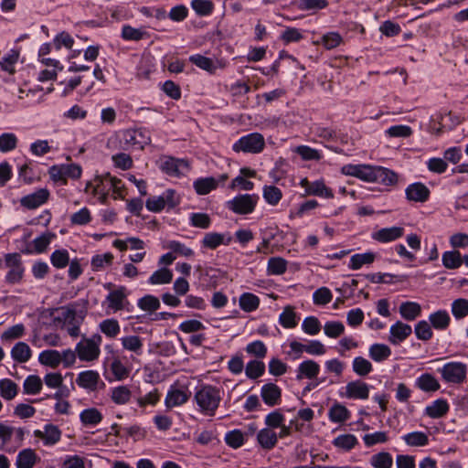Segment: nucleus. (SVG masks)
Listing matches in <instances>:
<instances>
[{
    "label": "nucleus",
    "mask_w": 468,
    "mask_h": 468,
    "mask_svg": "<svg viewBox=\"0 0 468 468\" xmlns=\"http://www.w3.org/2000/svg\"><path fill=\"white\" fill-rule=\"evenodd\" d=\"M223 390L210 384L198 387L194 395V401L198 411L207 417H213L223 398Z\"/></svg>",
    "instance_id": "obj_1"
},
{
    "label": "nucleus",
    "mask_w": 468,
    "mask_h": 468,
    "mask_svg": "<svg viewBox=\"0 0 468 468\" xmlns=\"http://www.w3.org/2000/svg\"><path fill=\"white\" fill-rule=\"evenodd\" d=\"M25 437L23 428H16L0 421V450L15 452L22 445Z\"/></svg>",
    "instance_id": "obj_2"
},
{
    "label": "nucleus",
    "mask_w": 468,
    "mask_h": 468,
    "mask_svg": "<svg viewBox=\"0 0 468 468\" xmlns=\"http://www.w3.org/2000/svg\"><path fill=\"white\" fill-rule=\"evenodd\" d=\"M102 338L99 334L91 335L90 338H83L76 345L77 355L81 361H94L98 359L101 349L100 346Z\"/></svg>",
    "instance_id": "obj_3"
},
{
    "label": "nucleus",
    "mask_w": 468,
    "mask_h": 468,
    "mask_svg": "<svg viewBox=\"0 0 468 468\" xmlns=\"http://www.w3.org/2000/svg\"><path fill=\"white\" fill-rule=\"evenodd\" d=\"M437 371L446 383L459 385L466 380L467 366L463 362L452 361L444 364Z\"/></svg>",
    "instance_id": "obj_4"
},
{
    "label": "nucleus",
    "mask_w": 468,
    "mask_h": 468,
    "mask_svg": "<svg viewBox=\"0 0 468 468\" xmlns=\"http://www.w3.org/2000/svg\"><path fill=\"white\" fill-rule=\"evenodd\" d=\"M5 267L8 271L5 277V281L8 284H18L22 282L25 267L23 265L21 255L17 252L6 253L4 256Z\"/></svg>",
    "instance_id": "obj_5"
},
{
    "label": "nucleus",
    "mask_w": 468,
    "mask_h": 468,
    "mask_svg": "<svg viewBox=\"0 0 468 468\" xmlns=\"http://www.w3.org/2000/svg\"><path fill=\"white\" fill-rule=\"evenodd\" d=\"M151 143L149 133L144 129H128L122 132V144L125 150H143Z\"/></svg>",
    "instance_id": "obj_6"
},
{
    "label": "nucleus",
    "mask_w": 468,
    "mask_h": 468,
    "mask_svg": "<svg viewBox=\"0 0 468 468\" xmlns=\"http://www.w3.org/2000/svg\"><path fill=\"white\" fill-rule=\"evenodd\" d=\"M265 147V140L262 134L252 133L240 137L232 146L233 151L239 153L259 154Z\"/></svg>",
    "instance_id": "obj_7"
},
{
    "label": "nucleus",
    "mask_w": 468,
    "mask_h": 468,
    "mask_svg": "<svg viewBox=\"0 0 468 468\" xmlns=\"http://www.w3.org/2000/svg\"><path fill=\"white\" fill-rule=\"evenodd\" d=\"M258 201L259 197L255 194H242L229 200L226 207L235 214L247 215L254 211Z\"/></svg>",
    "instance_id": "obj_8"
},
{
    "label": "nucleus",
    "mask_w": 468,
    "mask_h": 468,
    "mask_svg": "<svg viewBox=\"0 0 468 468\" xmlns=\"http://www.w3.org/2000/svg\"><path fill=\"white\" fill-rule=\"evenodd\" d=\"M159 168L170 176H180L189 170V164L185 159L164 155L157 161Z\"/></svg>",
    "instance_id": "obj_9"
},
{
    "label": "nucleus",
    "mask_w": 468,
    "mask_h": 468,
    "mask_svg": "<svg viewBox=\"0 0 468 468\" xmlns=\"http://www.w3.org/2000/svg\"><path fill=\"white\" fill-rule=\"evenodd\" d=\"M112 190V176L105 173L95 176V185L91 191L93 197H98L101 204L106 203L110 191Z\"/></svg>",
    "instance_id": "obj_10"
},
{
    "label": "nucleus",
    "mask_w": 468,
    "mask_h": 468,
    "mask_svg": "<svg viewBox=\"0 0 468 468\" xmlns=\"http://www.w3.org/2000/svg\"><path fill=\"white\" fill-rule=\"evenodd\" d=\"M105 303H107V309L112 313L124 309L125 304L128 303L126 288L120 286L110 292L106 296Z\"/></svg>",
    "instance_id": "obj_11"
},
{
    "label": "nucleus",
    "mask_w": 468,
    "mask_h": 468,
    "mask_svg": "<svg viewBox=\"0 0 468 468\" xmlns=\"http://www.w3.org/2000/svg\"><path fill=\"white\" fill-rule=\"evenodd\" d=\"M49 197L47 188H40L36 192L27 195L20 199V205L27 209H35L45 204Z\"/></svg>",
    "instance_id": "obj_12"
},
{
    "label": "nucleus",
    "mask_w": 468,
    "mask_h": 468,
    "mask_svg": "<svg viewBox=\"0 0 468 468\" xmlns=\"http://www.w3.org/2000/svg\"><path fill=\"white\" fill-rule=\"evenodd\" d=\"M345 396L351 399H367L369 397V386L361 381H350L346 386Z\"/></svg>",
    "instance_id": "obj_13"
},
{
    "label": "nucleus",
    "mask_w": 468,
    "mask_h": 468,
    "mask_svg": "<svg viewBox=\"0 0 468 468\" xmlns=\"http://www.w3.org/2000/svg\"><path fill=\"white\" fill-rule=\"evenodd\" d=\"M404 234V229L402 227H389L383 228L372 233L371 237L374 240L380 243H388L399 239Z\"/></svg>",
    "instance_id": "obj_14"
},
{
    "label": "nucleus",
    "mask_w": 468,
    "mask_h": 468,
    "mask_svg": "<svg viewBox=\"0 0 468 468\" xmlns=\"http://www.w3.org/2000/svg\"><path fill=\"white\" fill-rule=\"evenodd\" d=\"M261 396L266 405L273 407L281 402L282 389L274 383H267L261 387Z\"/></svg>",
    "instance_id": "obj_15"
},
{
    "label": "nucleus",
    "mask_w": 468,
    "mask_h": 468,
    "mask_svg": "<svg viewBox=\"0 0 468 468\" xmlns=\"http://www.w3.org/2000/svg\"><path fill=\"white\" fill-rule=\"evenodd\" d=\"M411 333L412 329L410 325L398 321L390 326L388 341L392 345H399L407 339Z\"/></svg>",
    "instance_id": "obj_16"
},
{
    "label": "nucleus",
    "mask_w": 468,
    "mask_h": 468,
    "mask_svg": "<svg viewBox=\"0 0 468 468\" xmlns=\"http://www.w3.org/2000/svg\"><path fill=\"white\" fill-rule=\"evenodd\" d=\"M60 311V320H62L67 326L81 324L86 314L83 310H77L74 305L61 307Z\"/></svg>",
    "instance_id": "obj_17"
},
{
    "label": "nucleus",
    "mask_w": 468,
    "mask_h": 468,
    "mask_svg": "<svg viewBox=\"0 0 468 468\" xmlns=\"http://www.w3.org/2000/svg\"><path fill=\"white\" fill-rule=\"evenodd\" d=\"M34 436L43 440L45 445H54L60 440L61 432L57 426L48 424L44 427V431L36 430Z\"/></svg>",
    "instance_id": "obj_18"
},
{
    "label": "nucleus",
    "mask_w": 468,
    "mask_h": 468,
    "mask_svg": "<svg viewBox=\"0 0 468 468\" xmlns=\"http://www.w3.org/2000/svg\"><path fill=\"white\" fill-rule=\"evenodd\" d=\"M109 396L114 404L122 406L131 401L133 393L130 387L126 385H119L110 388Z\"/></svg>",
    "instance_id": "obj_19"
},
{
    "label": "nucleus",
    "mask_w": 468,
    "mask_h": 468,
    "mask_svg": "<svg viewBox=\"0 0 468 468\" xmlns=\"http://www.w3.org/2000/svg\"><path fill=\"white\" fill-rule=\"evenodd\" d=\"M406 197L414 202H425L430 197L429 188L422 183H414L406 188Z\"/></svg>",
    "instance_id": "obj_20"
},
{
    "label": "nucleus",
    "mask_w": 468,
    "mask_h": 468,
    "mask_svg": "<svg viewBox=\"0 0 468 468\" xmlns=\"http://www.w3.org/2000/svg\"><path fill=\"white\" fill-rule=\"evenodd\" d=\"M189 399V393L179 388H170L165 399V405L168 410L182 406Z\"/></svg>",
    "instance_id": "obj_21"
},
{
    "label": "nucleus",
    "mask_w": 468,
    "mask_h": 468,
    "mask_svg": "<svg viewBox=\"0 0 468 468\" xmlns=\"http://www.w3.org/2000/svg\"><path fill=\"white\" fill-rule=\"evenodd\" d=\"M101 381L100 375L94 370H86L80 372L76 379L77 384L89 390H96Z\"/></svg>",
    "instance_id": "obj_22"
},
{
    "label": "nucleus",
    "mask_w": 468,
    "mask_h": 468,
    "mask_svg": "<svg viewBox=\"0 0 468 468\" xmlns=\"http://www.w3.org/2000/svg\"><path fill=\"white\" fill-rule=\"evenodd\" d=\"M397 181L398 176L394 171L383 166H375L373 182L385 186H392L395 185Z\"/></svg>",
    "instance_id": "obj_23"
},
{
    "label": "nucleus",
    "mask_w": 468,
    "mask_h": 468,
    "mask_svg": "<svg viewBox=\"0 0 468 468\" xmlns=\"http://www.w3.org/2000/svg\"><path fill=\"white\" fill-rule=\"evenodd\" d=\"M320 372V366L314 360H305L298 366L296 379L301 380L303 378H316Z\"/></svg>",
    "instance_id": "obj_24"
},
{
    "label": "nucleus",
    "mask_w": 468,
    "mask_h": 468,
    "mask_svg": "<svg viewBox=\"0 0 468 468\" xmlns=\"http://www.w3.org/2000/svg\"><path fill=\"white\" fill-rule=\"evenodd\" d=\"M55 238V234L51 232H45L42 235L37 237L32 244L27 249V253H42L44 252L51 240Z\"/></svg>",
    "instance_id": "obj_25"
},
{
    "label": "nucleus",
    "mask_w": 468,
    "mask_h": 468,
    "mask_svg": "<svg viewBox=\"0 0 468 468\" xmlns=\"http://www.w3.org/2000/svg\"><path fill=\"white\" fill-rule=\"evenodd\" d=\"M257 441L263 449L271 450L276 445L278 435L273 430L266 427L258 432Z\"/></svg>",
    "instance_id": "obj_26"
},
{
    "label": "nucleus",
    "mask_w": 468,
    "mask_h": 468,
    "mask_svg": "<svg viewBox=\"0 0 468 468\" xmlns=\"http://www.w3.org/2000/svg\"><path fill=\"white\" fill-rule=\"evenodd\" d=\"M231 240V238L229 237L227 240H225V235L218 232H208L206 233L201 240L202 247L215 250L221 244L228 245Z\"/></svg>",
    "instance_id": "obj_27"
},
{
    "label": "nucleus",
    "mask_w": 468,
    "mask_h": 468,
    "mask_svg": "<svg viewBox=\"0 0 468 468\" xmlns=\"http://www.w3.org/2000/svg\"><path fill=\"white\" fill-rule=\"evenodd\" d=\"M449 411V404L446 399H439L434 400L425 409V414L432 419L443 417Z\"/></svg>",
    "instance_id": "obj_28"
},
{
    "label": "nucleus",
    "mask_w": 468,
    "mask_h": 468,
    "mask_svg": "<svg viewBox=\"0 0 468 468\" xmlns=\"http://www.w3.org/2000/svg\"><path fill=\"white\" fill-rule=\"evenodd\" d=\"M429 322L434 329L442 331L449 327L451 317L447 311L438 310L430 314Z\"/></svg>",
    "instance_id": "obj_29"
},
{
    "label": "nucleus",
    "mask_w": 468,
    "mask_h": 468,
    "mask_svg": "<svg viewBox=\"0 0 468 468\" xmlns=\"http://www.w3.org/2000/svg\"><path fill=\"white\" fill-rule=\"evenodd\" d=\"M32 356L29 346L25 342L16 343L11 349V356L17 363L27 362Z\"/></svg>",
    "instance_id": "obj_30"
},
{
    "label": "nucleus",
    "mask_w": 468,
    "mask_h": 468,
    "mask_svg": "<svg viewBox=\"0 0 468 468\" xmlns=\"http://www.w3.org/2000/svg\"><path fill=\"white\" fill-rule=\"evenodd\" d=\"M399 314L407 321H413L421 314V306L416 302H404L399 305Z\"/></svg>",
    "instance_id": "obj_31"
},
{
    "label": "nucleus",
    "mask_w": 468,
    "mask_h": 468,
    "mask_svg": "<svg viewBox=\"0 0 468 468\" xmlns=\"http://www.w3.org/2000/svg\"><path fill=\"white\" fill-rule=\"evenodd\" d=\"M416 386L425 392H434L440 389L439 381L431 374L425 373L419 377L416 380Z\"/></svg>",
    "instance_id": "obj_32"
},
{
    "label": "nucleus",
    "mask_w": 468,
    "mask_h": 468,
    "mask_svg": "<svg viewBox=\"0 0 468 468\" xmlns=\"http://www.w3.org/2000/svg\"><path fill=\"white\" fill-rule=\"evenodd\" d=\"M102 418L101 412L96 408L86 409L80 414V420L84 426H96Z\"/></svg>",
    "instance_id": "obj_33"
},
{
    "label": "nucleus",
    "mask_w": 468,
    "mask_h": 468,
    "mask_svg": "<svg viewBox=\"0 0 468 468\" xmlns=\"http://www.w3.org/2000/svg\"><path fill=\"white\" fill-rule=\"evenodd\" d=\"M38 361L41 365L56 368L61 364L60 352L55 349L44 350L39 354Z\"/></svg>",
    "instance_id": "obj_34"
},
{
    "label": "nucleus",
    "mask_w": 468,
    "mask_h": 468,
    "mask_svg": "<svg viewBox=\"0 0 468 468\" xmlns=\"http://www.w3.org/2000/svg\"><path fill=\"white\" fill-rule=\"evenodd\" d=\"M123 349L140 356L143 353V340L138 335H126L121 338Z\"/></svg>",
    "instance_id": "obj_35"
},
{
    "label": "nucleus",
    "mask_w": 468,
    "mask_h": 468,
    "mask_svg": "<svg viewBox=\"0 0 468 468\" xmlns=\"http://www.w3.org/2000/svg\"><path fill=\"white\" fill-rule=\"evenodd\" d=\"M441 262L446 269H458L463 264V257L460 251L456 250H448L442 253Z\"/></svg>",
    "instance_id": "obj_36"
},
{
    "label": "nucleus",
    "mask_w": 468,
    "mask_h": 468,
    "mask_svg": "<svg viewBox=\"0 0 468 468\" xmlns=\"http://www.w3.org/2000/svg\"><path fill=\"white\" fill-rule=\"evenodd\" d=\"M173 280V271L168 268H160L154 271L148 279V283L151 285L168 284Z\"/></svg>",
    "instance_id": "obj_37"
},
{
    "label": "nucleus",
    "mask_w": 468,
    "mask_h": 468,
    "mask_svg": "<svg viewBox=\"0 0 468 468\" xmlns=\"http://www.w3.org/2000/svg\"><path fill=\"white\" fill-rule=\"evenodd\" d=\"M328 417L332 422L340 423L350 418V411L340 403H335L329 410Z\"/></svg>",
    "instance_id": "obj_38"
},
{
    "label": "nucleus",
    "mask_w": 468,
    "mask_h": 468,
    "mask_svg": "<svg viewBox=\"0 0 468 468\" xmlns=\"http://www.w3.org/2000/svg\"><path fill=\"white\" fill-rule=\"evenodd\" d=\"M306 195H313L325 198L334 197L332 189L327 187L322 180L312 182L310 186L306 189Z\"/></svg>",
    "instance_id": "obj_39"
},
{
    "label": "nucleus",
    "mask_w": 468,
    "mask_h": 468,
    "mask_svg": "<svg viewBox=\"0 0 468 468\" xmlns=\"http://www.w3.org/2000/svg\"><path fill=\"white\" fill-rule=\"evenodd\" d=\"M239 305L244 312H253L260 305V298L251 292H244L239 296Z\"/></svg>",
    "instance_id": "obj_40"
},
{
    "label": "nucleus",
    "mask_w": 468,
    "mask_h": 468,
    "mask_svg": "<svg viewBox=\"0 0 468 468\" xmlns=\"http://www.w3.org/2000/svg\"><path fill=\"white\" fill-rule=\"evenodd\" d=\"M18 393V386L12 379H0V396L5 400H12Z\"/></svg>",
    "instance_id": "obj_41"
},
{
    "label": "nucleus",
    "mask_w": 468,
    "mask_h": 468,
    "mask_svg": "<svg viewBox=\"0 0 468 468\" xmlns=\"http://www.w3.org/2000/svg\"><path fill=\"white\" fill-rule=\"evenodd\" d=\"M43 381L38 376L29 375L24 380L23 391L27 395H36L41 391Z\"/></svg>",
    "instance_id": "obj_42"
},
{
    "label": "nucleus",
    "mask_w": 468,
    "mask_h": 468,
    "mask_svg": "<svg viewBox=\"0 0 468 468\" xmlns=\"http://www.w3.org/2000/svg\"><path fill=\"white\" fill-rule=\"evenodd\" d=\"M99 328L102 334L109 338H115L121 332L119 322L114 318H108L101 321Z\"/></svg>",
    "instance_id": "obj_43"
},
{
    "label": "nucleus",
    "mask_w": 468,
    "mask_h": 468,
    "mask_svg": "<svg viewBox=\"0 0 468 468\" xmlns=\"http://www.w3.org/2000/svg\"><path fill=\"white\" fill-rule=\"evenodd\" d=\"M37 461V455L31 449H25L21 451L17 457L16 465V468H33Z\"/></svg>",
    "instance_id": "obj_44"
},
{
    "label": "nucleus",
    "mask_w": 468,
    "mask_h": 468,
    "mask_svg": "<svg viewBox=\"0 0 468 468\" xmlns=\"http://www.w3.org/2000/svg\"><path fill=\"white\" fill-rule=\"evenodd\" d=\"M218 180L214 177H205L197 179L193 186L198 195H207L218 186Z\"/></svg>",
    "instance_id": "obj_45"
},
{
    "label": "nucleus",
    "mask_w": 468,
    "mask_h": 468,
    "mask_svg": "<svg viewBox=\"0 0 468 468\" xmlns=\"http://www.w3.org/2000/svg\"><path fill=\"white\" fill-rule=\"evenodd\" d=\"M405 443L412 447L426 446L429 443V437L422 431H413L402 437Z\"/></svg>",
    "instance_id": "obj_46"
},
{
    "label": "nucleus",
    "mask_w": 468,
    "mask_h": 468,
    "mask_svg": "<svg viewBox=\"0 0 468 468\" xmlns=\"http://www.w3.org/2000/svg\"><path fill=\"white\" fill-rule=\"evenodd\" d=\"M376 255L373 252H365L354 254L350 258L349 268L359 270L363 265L371 264L375 261Z\"/></svg>",
    "instance_id": "obj_47"
},
{
    "label": "nucleus",
    "mask_w": 468,
    "mask_h": 468,
    "mask_svg": "<svg viewBox=\"0 0 468 468\" xmlns=\"http://www.w3.org/2000/svg\"><path fill=\"white\" fill-rule=\"evenodd\" d=\"M287 270V261L281 257L270 258L267 264V272L270 275H282Z\"/></svg>",
    "instance_id": "obj_48"
},
{
    "label": "nucleus",
    "mask_w": 468,
    "mask_h": 468,
    "mask_svg": "<svg viewBox=\"0 0 468 468\" xmlns=\"http://www.w3.org/2000/svg\"><path fill=\"white\" fill-rule=\"evenodd\" d=\"M369 463L374 468H391L393 459L389 452H381L372 455Z\"/></svg>",
    "instance_id": "obj_49"
},
{
    "label": "nucleus",
    "mask_w": 468,
    "mask_h": 468,
    "mask_svg": "<svg viewBox=\"0 0 468 468\" xmlns=\"http://www.w3.org/2000/svg\"><path fill=\"white\" fill-rule=\"evenodd\" d=\"M451 312L456 320H462L468 315V300L455 299L451 304Z\"/></svg>",
    "instance_id": "obj_50"
},
{
    "label": "nucleus",
    "mask_w": 468,
    "mask_h": 468,
    "mask_svg": "<svg viewBox=\"0 0 468 468\" xmlns=\"http://www.w3.org/2000/svg\"><path fill=\"white\" fill-rule=\"evenodd\" d=\"M391 355L390 348L384 344H374L369 347L370 357L377 362L386 360Z\"/></svg>",
    "instance_id": "obj_51"
},
{
    "label": "nucleus",
    "mask_w": 468,
    "mask_h": 468,
    "mask_svg": "<svg viewBox=\"0 0 468 468\" xmlns=\"http://www.w3.org/2000/svg\"><path fill=\"white\" fill-rule=\"evenodd\" d=\"M279 323L284 328H293L297 325L296 314L292 306L287 305L284 307L282 313L279 316Z\"/></svg>",
    "instance_id": "obj_52"
},
{
    "label": "nucleus",
    "mask_w": 468,
    "mask_h": 468,
    "mask_svg": "<svg viewBox=\"0 0 468 468\" xmlns=\"http://www.w3.org/2000/svg\"><path fill=\"white\" fill-rule=\"evenodd\" d=\"M353 371L360 377L368 375L372 370L373 367L370 361L363 356H356L354 358L352 363Z\"/></svg>",
    "instance_id": "obj_53"
},
{
    "label": "nucleus",
    "mask_w": 468,
    "mask_h": 468,
    "mask_svg": "<svg viewBox=\"0 0 468 468\" xmlns=\"http://www.w3.org/2000/svg\"><path fill=\"white\" fill-rule=\"evenodd\" d=\"M137 305L143 311L153 313L160 308L161 303L156 296L147 294L138 300Z\"/></svg>",
    "instance_id": "obj_54"
},
{
    "label": "nucleus",
    "mask_w": 468,
    "mask_h": 468,
    "mask_svg": "<svg viewBox=\"0 0 468 468\" xmlns=\"http://www.w3.org/2000/svg\"><path fill=\"white\" fill-rule=\"evenodd\" d=\"M265 372V364L261 360H251L245 367L246 376L250 379H256Z\"/></svg>",
    "instance_id": "obj_55"
},
{
    "label": "nucleus",
    "mask_w": 468,
    "mask_h": 468,
    "mask_svg": "<svg viewBox=\"0 0 468 468\" xmlns=\"http://www.w3.org/2000/svg\"><path fill=\"white\" fill-rule=\"evenodd\" d=\"M358 443L357 439L353 434H342L335 438L333 444L339 449L350 451Z\"/></svg>",
    "instance_id": "obj_56"
},
{
    "label": "nucleus",
    "mask_w": 468,
    "mask_h": 468,
    "mask_svg": "<svg viewBox=\"0 0 468 468\" xmlns=\"http://www.w3.org/2000/svg\"><path fill=\"white\" fill-rule=\"evenodd\" d=\"M191 7L199 16H209L214 9V5L211 0H192Z\"/></svg>",
    "instance_id": "obj_57"
},
{
    "label": "nucleus",
    "mask_w": 468,
    "mask_h": 468,
    "mask_svg": "<svg viewBox=\"0 0 468 468\" xmlns=\"http://www.w3.org/2000/svg\"><path fill=\"white\" fill-rule=\"evenodd\" d=\"M18 139L13 133H4L0 135V151L7 153L13 151L17 146Z\"/></svg>",
    "instance_id": "obj_58"
},
{
    "label": "nucleus",
    "mask_w": 468,
    "mask_h": 468,
    "mask_svg": "<svg viewBox=\"0 0 468 468\" xmlns=\"http://www.w3.org/2000/svg\"><path fill=\"white\" fill-rule=\"evenodd\" d=\"M26 331L25 325L23 324H16L13 326L8 327L5 331H4L1 335V340L10 342L20 338L24 335Z\"/></svg>",
    "instance_id": "obj_59"
},
{
    "label": "nucleus",
    "mask_w": 468,
    "mask_h": 468,
    "mask_svg": "<svg viewBox=\"0 0 468 468\" xmlns=\"http://www.w3.org/2000/svg\"><path fill=\"white\" fill-rule=\"evenodd\" d=\"M262 194L265 201L271 206L277 205L282 197L281 189L275 186H265Z\"/></svg>",
    "instance_id": "obj_60"
},
{
    "label": "nucleus",
    "mask_w": 468,
    "mask_h": 468,
    "mask_svg": "<svg viewBox=\"0 0 468 468\" xmlns=\"http://www.w3.org/2000/svg\"><path fill=\"white\" fill-rule=\"evenodd\" d=\"M295 153L298 154L302 157V159L305 161H319L323 157L320 151L307 145L297 146L295 149Z\"/></svg>",
    "instance_id": "obj_61"
},
{
    "label": "nucleus",
    "mask_w": 468,
    "mask_h": 468,
    "mask_svg": "<svg viewBox=\"0 0 468 468\" xmlns=\"http://www.w3.org/2000/svg\"><path fill=\"white\" fill-rule=\"evenodd\" d=\"M431 327V324H430L427 321H419L414 328L417 338L422 341L430 340L433 335Z\"/></svg>",
    "instance_id": "obj_62"
},
{
    "label": "nucleus",
    "mask_w": 468,
    "mask_h": 468,
    "mask_svg": "<svg viewBox=\"0 0 468 468\" xmlns=\"http://www.w3.org/2000/svg\"><path fill=\"white\" fill-rule=\"evenodd\" d=\"M160 393L154 388L144 396L138 397L136 403L141 409H145L147 406H155L160 400Z\"/></svg>",
    "instance_id": "obj_63"
},
{
    "label": "nucleus",
    "mask_w": 468,
    "mask_h": 468,
    "mask_svg": "<svg viewBox=\"0 0 468 468\" xmlns=\"http://www.w3.org/2000/svg\"><path fill=\"white\" fill-rule=\"evenodd\" d=\"M246 352L259 359L264 358L267 355V347L261 340L253 341L246 346Z\"/></svg>",
    "instance_id": "obj_64"
}]
</instances>
